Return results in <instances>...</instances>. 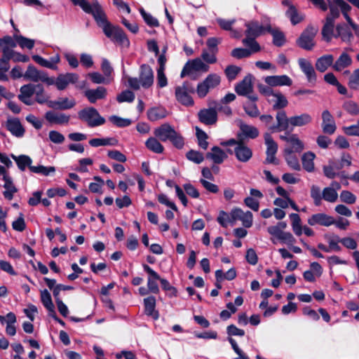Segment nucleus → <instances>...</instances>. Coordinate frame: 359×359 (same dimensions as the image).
I'll list each match as a JSON object with an SVG mask.
<instances>
[{"mask_svg": "<svg viewBox=\"0 0 359 359\" xmlns=\"http://www.w3.org/2000/svg\"><path fill=\"white\" fill-rule=\"evenodd\" d=\"M308 224L311 226L319 224L324 226H330L334 224V217L325 213H317L308 219Z\"/></svg>", "mask_w": 359, "mask_h": 359, "instance_id": "obj_14", "label": "nucleus"}, {"mask_svg": "<svg viewBox=\"0 0 359 359\" xmlns=\"http://www.w3.org/2000/svg\"><path fill=\"white\" fill-rule=\"evenodd\" d=\"M76 104V101L73 98L60 97L57 100H53L48 102V107L57 109H69Z\"/></svg>", "mask_w": 359, "mask_h": 359, "instance_id": "obj_24", "label": "nucleus"}, {"mask_svg": "<svg viewBox=\"0 0 359 359\" xmlns=\"http://www.w3.org/2000/svg\"><path fill=\"white\" fill-rule=\"evenodd\" d=\"M95 182L90 183L89 190L93 193H102V188L104 184V180L99 176H95L93 177Z\"/></svg>", "mask_w": 359, "mask_h": 359, "instance_id": "obj_58", "label": "nucleus"}, {"mask_svg": "<svg viewBox=\"0 0 359 359\" xmlns=\"http://www.w3.org/2000/svg\"><path fill=\"white\" fill-rule=\"evenodd\" d=\"M4 185L5 191L4 196L8 200H12L15 193L18 191V189L14 186L12 179L10 176H5L4 177Z\"/></svg>", "mask_w": 359, "mask_h": 359, "instance_id": "obj_46", "label": "nucleus"}, {"mask_svg": "<svg viewBox=\"0 0 359 359\" xmlns=\"http://www.w3.org/2000/svg\"><path fill=\"white\" fill-rule=\"evenodd\" d=\"M277 126H271V130H283L287 129L290 126V118H287L286 114L283 111H280L276 114Z\"/></svg>", "mask_w": 359, "mask_h": 359, "instance_id": "obj_36", "label": "nucleus"}, {"mask_svg": "<svg viewBox=\"0 0 359 359\" xmlns=\"http://www.w3.org/2000/svg\"><path fill=\"white\" fill-rule=\"evenodd\" d=\"M139 12L145 23L149 27H158L159 26V22L158 19L154 17L151 13L146 12L143 8H140Z\"/></svg>", "mask_w": 359, "mask_h": 359, "instance_id": "obj_53", "label": "nucleus"}, {"mask_svg": "<svg viewBox=\"0 0 359 359\" xmlns=\"http://www.w3.org/2000/svg\"><path fill=\"white\" fill-rule=\"evenodd\" d=\"M107 93V89L102 86H99L96 89H88L84 92L85 96L90 103H95L98 100L104 99Z\"/></svg>", "mask_w": 359, "mask_h": 359, "instance_id": "obj_25", "label": "nucleus"}, {"mask_svg": "<svg viewBox=\"0 0 359 359\" xmlns=\"http://www.w3.org/2000/svg\"><path fill=\"white\" fill-rule=\"evenodd\" d=\"M79 117L90 127L99 126L104 123L105 119L93 107L84 109L79 112Z\"/></svg>", "mask_w": 359, "mask_h": 359, "instance_id": "obj_3", "label": "nucleus"}, {"mask_svg": "<svg viewBox=\"0 0 359 359\" xmlns=\"http://www.w3.org/2000/svg\"><path fill=\"white\" fill-rule=\"evenodd\" d=\"M273 204L281 208H287L289 205H290L293 210L296 211L299 210L297 205L290 198H276L273 201Z\"/></svg>", "mask_w": 359, "mask_h": 359, "instance_id": "obj_56", "label": "nucleus"}, {"mask_svg": "<svg viewBox=\"0 0 359 359\" xmlns=\"http://www.w3.org/2000/svg\"><path fill=\"white\" fill-rule=\"evenodd\" d=\"M341 169L339 165L336 163L334 161L330 160L328 164L324 165L323 168V173L329 179H333L339 175V170Z\"/></svg>", "mask_w": 359, "mask_h": 359, "instance_id": "obj_42", "label": "nucleus"}, {"mask_svg": "<svg viewBox=\"0 0 359 359\" xmlns=\"http://www.w3.org/2000/svg\"><path fill=\"white\" fill-rule=\"evenodd\" d=\"M236 92L239 95L250 96L252 91V76H246L235 88Z\"/></svg>", "mask_w": 359, "mask_h": 359, "instance_id": "obj_27", "label": "nucleus"}, {"mask_svg": "<svg viewBox=\"0 0 359 359\" xmlns=\"http://www.w3.org/2000/svg\"><path fill=\"white\" fill-rule=\"evenodd\" d=\"M231 217L234 224L237 220H240L245 228H250L253 223V215L250 211H243L239 208H234L231 210Z\"/></svg>", "mask_w": 359, "mask_h": 359, "instance_id": "obj_8", "label": "nucleus"}, {"mask_svg": "<svg viewBox=\"0 0 359 359\" xmlns=\"http://www.w3.org/2000/svg\"><path fill=\"white\" fill-rule=\"evenodd\" d=\"M220 83V77L216 74L208 75L205 79L197 86L196 93L199 97H204L209 90L217 87Z\"/></svg>", "mask_w": 359, "mask_h": 359, "instance_id": "obj_4", "label": "nucleus"}, {"mask_svg": "<svg viewBox=\"0 0 359 359\" xmlns=\"http://www.w3.org/2000/svg\"><path fill=\"white\" fill-rule=\"evenodd\" d=\"M334 20L332 18H325V24L322 29V35L324 40L330 42L332 37H334Z\"/></svg>", "mask_w": 359, "mask_h": 359, "instance_id": "obj_38", "label": "nucleus"}, {"mask_svg": "<svg viewBox=\"0 0 359 359\" xmlns=\"http://www.w3.org/2000/svg\"><path fill=\"white\" fill-rule=\"evenodd\" d=\"M351 27L347 23L338 24L336 27L337 33L334 35L335 38H340L344 42H350L353 39V34L351 31Z\"/></svg>", "mask_w": 359, "mask_h": 359, "instance_id": "obj_26", "label": "nucleus"}, {"mask_svg": "<svg viewBox=\"0 0 359 359\" xmlns=\"http://www.w3.org/2000/svg\"><path fill=\"white\" fill-rule=\"evenodd\" d=\"M298 62L299 67L306 75L308 81L310 83H315L316 81V74L311 63L304 58H299Z\"/></svg>", "mask_w": 359, "mask_h": 359, "instance_id": "obj_23", "label": "nucleus"}, {"mask_svg": "<svg viewBox=\"0 0 359 359\" xmlns=\"http://www.w3.org/2000/svg\"><path fill=\"white\" fill-rule=\"evenodd\" d=\"M344 109L351 115L359 114V106L352 100L346 101L343 104Z\"/></svg>", "mask_w": 359, "mask_h": 359, "instance_id": "obj_61", "label": "nucleus"}, {"mask_svg": "<svg viewBox=\"0 0 359 359\" xmlns=\"http://www.w3.org/2000/svg\"><path fill=\"white\" fill-rule=\"evenodd\" d=\"M101 69L104 73V76L107 78V79L110 83L111 81H113V80H114L113 68L111 67L109 62L107 60H106V59L102 60Z\"/></svg>", "mask_w": 359, "mask_h": 359, "instance_id": "obj_59", "label": "nucleus"}, {"mask_svg": "<svg viewBox=\"0 0 359 359\" xmlns=\"http://www.w3.org/2000/svg\"><path fill=\"white\" fill-rule=\"evenodd\" d=\"M322 129L325 133L329 135L334 133L337 129L334 119L328 110L322 112Z\"/></svg>", "mask_w": 359, "mask_h": 359, "instance_id": "obj_15", "label": "nucleus"}, {"mask_svg": "<svg viewBox=\"0 0 359 359\" xmlns=\"http://www.w3.org/2000/svg\"><path fill=\"white\" fill-rule=\"evenodd\" d=\"M40 299L42 304L46 309L48 312V315L53 314L55 310V306L53 302L50 293L48 290L44 289L40 291Z\"/></svg>", "mask_w": 359, "mask_h": 359, "instance_id": "obj_35", "label": "nucleus"}, {"mask_svg": "<svg viewBox=\"0 0 359 359\" xmlns=\"http://www.w3.org/2000/svg\"><path fill=\"white\" fill-rule=\"evenodd\" d=\"M17 322V318L14 313L9 312L7 313V324L6 327V333L9 336H14L16 334V328L15 324Z\"/></svg>", "mask_w": 359, "mask_h": 359, "instance_id": "obj_51", "label": "nucleus"}, {"mask_svg": "<svg viewBox=\"0 0 359 359\" xmlns=\"http://www.w3.org/2000/svg\"><path fill=\"white\" fill-rule=\"evenodd\" d=\"M118 140L112 137L107 138H94L89 141V144L93 147H98L101 146H115L117 145Z\"/></svg>", "mask_w": 359, "mask_h": 359, "instance_id": "obj_49", "label": "nucleus"}, {"mask_svg": "<svg viewBox=\"0 0 359 359\" xmlns=\"http://www.w3.org/2000/svg\"><path fill=\"white\" fill-rule=\"evenodd\" d=\"M351 63V57L347 53H343L335 61L332 66V68L337 72H341L344 69L350 66Z\"/></svg>", "mask_w": 359, "mask_h": 359, "instance_id": "obj_40", "label": "nucleus"}, {"mask_svg": "<svg viewBox=\"0 0 359 359\" xmlns=\"http://www.w3.org/2000/svg\"><path fill=\"white\" fill-rule=\"evenodd\" d=\"M209 67L204 63L200 58L189 60L183 67L181 72V77L187 75L191 76L197 72H206Z\"/></svg>", "mask_w": 359, "mask_h": 359, "instance_id": "obj_6", "label": "nucleus"}, {"mask_svg": "<svg viewBox=\"0 0 359 359\" xmlns=\"http://www.w3.org/2000/svg\"><path fill=\"white\" fill-rule=\"evenodd\" d=\"M250 101L244 105L245 112L252 117H255L259 115V110L255 101L257 100V97L255 95L249 96Z\"/></svg>", "mask_w": 359, "mask_h": 359, "instance_id": "obj_55", "label": "nucleus"}, {"mask_svg": "<svg viewBox=\"0 0 359 359\" xmlns=\"http://www.w3.org/2000/svg\"><path fill=\"white\" fill-rule=\"evenodd\" d=\"M341 189L339 182L333 181L330 187H325L323 191V198L330 203H335L338 198L337 191Z\"/></svg>", "mask_w": 359, "mask_h": 359, "instance_id": "obj_16", "label": "nucleus"}, {"mask_svg": "<svg viewBox=\"0 0 359 359\" xmlns=\"http://www.w3.org/2000/svg\"><path fill=\"white\" fill-rule=\"evenodd\" d=\"M231 219V212L228 214L224 211H221L217 218L218 222L224 227H226L229 224L233 225L234 222H232Z\"/></svg>", "mask_w": 359, "mask_h": 359, "instance_id": "obj_64", "label": "nucleus"}, {"mask_svg": "<svg viewBox=\"0 0 359 359\" xmlns=\"http://www.w3.org/2000/svg\"><path fill=\"white\" fill-rule=\"evenodd\" d=\"M240 133L238 134V138L243 140L244 138L254 139L259 135L258 129L250 125L245 124L242 121L239 122Z\"/></svg>", "mask_w": 359, "mask_h": 359, "instance_id": "obj_18", "label": "nucleus"}, {"mask_svg": "<svg viewBox=\"0 0 359 359\" xmlns=\"http://www.w3.org/2000/svg\"><path fill=\"white\" fill-rule=\"evenodd\" d=\"M175 96L178 102L185 106H192L194 100L188 94L187 88L184 84L182 86H178L175 89Z\"/></svg>", "mask_w": 359, "mask_h": 359, "instance_id": "obj_28", "label": "nucleus"}, {"mask_svg": "<svg viewBox=\"0 0 359 359\" xmlns=\"http://www.w3.org/2000/svg\"><path fill=\"white\" fill-rule=\"evenodd\" d=\"M198 117L200 121L205 124H213L217 121V112L213 109H205L199 111Z\"/></svg>", "mask_w": 359, "mask_h": 359, "instance_id": "obj_33", "label": "nucleus"}, {"mask_svg": "<svg viewBox=\"0 0 359 359\" xmlns=\"http://www.w3.org/2000/svg\"><path fill=\"white\" fill-rule=\"evenodd\" d=\"M46 119L51 123L66 124L69 121V116L62 114L52 111H48L45 114Z\"/></svg>", "mask_w": 359, "mask_h": 359, "instance_id": "obj_30", "label": "nucleus"}, {"mask_svg": "<svg viewBox=\"0 0 359 359\" xmlns=\"http://www.w3.org/2000/svg\"><path fill=\"white\" fill-rule=\"evenodd\" d=\"M168 112L163 107H153L147 112L148 118L151 121H156L166 117Z\"/></svg>", "mask_w": 359, "mask_h": 359, "instance_id": "obj_47", "label": "nucleus"}, {"mask_svg": "<svg viewBox=\"0 0 359 359\" xmlns=\"http://www.w3.org/2000/svg\"><path fill=\"white\" fill-rule=\"evenodd\" d=\"M55 168L54 166H44L42 165H34L30 167V171L36 174H40L43 176L52 175L55 172Z\"/></svg>", "mask_w": 359, "mask_h": 359, "instance_id": "obj_52", "label": "nucleus"}, {"mask_svg": "<svg viewBox=\"0 0 359 359\" xmlns=\"http://www.w3.org/2000/svg\"><path fill=\"white\" fill-rule=\"evenodd\" d=\"M32 57L33 60L40 66L52 70H57L58 69V64L60 62V56L58 53L48 60L39 55H33Z\"/></svg>", "mask_w": 359, "mask_h": 359, "instance_id": "obj_10", "label": "nucleus"}, {"mask_svg": "<svg viewBox=\"0 0 359 359\" xmlns=\"http://www.w3.org/2000/svg\"><path fill=\"white\" fill-rule=\"evenodd\" d=\"M6 128L12 135L18 137H22L25 133V129L17 118L8 119L6 122Z\"/></svg>", "mask_w": 359, "mask_h": 359, "instance_id": "obj_32", "label": "nucleus"}, {"mask_svg": "<svg viewBox=\"0 0 359 359\" xmlns=\"http://www.w3.org/2000/svg\"><path fill=\"white\" fill-rule=\"evenodd\" d=\"M264 81L271 87L290 86L292 83L291 79L287 75L268 76L264 77Z\"/></svg>", "mask_w": 359, "mask_h": 359, "instance_id": "obj_17", "label": "nucleus"}, {"mask_svg": "<svg viewBox=\"0 0 359 359\" xmlns=\"http://www.w3.org/2000/svg\"><path fill=\"white\" fill-rule=\"evenodd\" d=\"M79 80L78 74L75 73L60 74L57 76L56 88L59 90H63L69 84H74Z\"/></svg>", "mask_w": 359, "mask_h": 359, "instance_id": "obj_12", "label": "nucleus"}, {"mask_svg": "<svg viewBox=\"0 0 359 359\" xmlns=\"http://www.w3.org/2000/svg\"><path fill=\"white\" fill-rule=\"evenodd\" d=\"M139 78L142 88H148L151 87L154 83V72L152 69L149 65H142Z\"/></svg>", "mask_w": 359, "mask_h": 359, "instance_id": "obj_13", "label": "nucleus"}, {"mask_svg": "<svg viewBox=\"0 0 359 359\" xmlns=\"http://www.w3.org/2000/svg\"><path fill=\"white\" fill-rule=\"evenodd\" d=\"M154 133L161 141L165 142L175 134V130L170 125L165 123L155 128Z\"/></svg>", "mask_w": 359, "mask_h": 359, "instance_id": "obj_21", "label": "nucleus"}, {"mask_svg": "<svg viewBox=\"0 0 359 359\" xmlns=\"http://www.w3.org/2000/svg\"><path fill=\"white\" fill-rule=\"evenodd\" d=\"M36 88V85L27 84L22 86L20 89L19 100L27 105L32 104V97L34 94Z\"/></svg>", "mask_w": 359, "mask_h": 359, "instance_id": "obj_19", "label": "nucleus"}, {"mask_svg": "<svg viewBox=\"0 0 359 359\" xmlns=\"http://www.w3.org/2000/svg\"><path fill=\"white\" fill-rule=\"evenodd\" d=\"M217 24L219 27L224 29L227 31H231V36L233 38H240L243 34L242 29H233L232 27L236 22L235 19L232 20H226L223 18H217L216 20Z\"/></svg>", "mask_w": 359, "mask_h": 359, "instance_id": "obj_22", "label": "nucleus"}, {"mask_svg": "<svg viewBox=\"0 0 359 359\" xmlns=\"http://www.w3.org/2000/svg\"><path fill=\"white\" fill-rule=\"evenodd\" d=\"M144 310L147 315L151 316L154 319L158 318V313L155 310L156 299L154 297H149L144 299Z\"/></svg>", "mask_w": 359, "mask_h": 359, "instance_id": "obj_43", "label": "nucleus"}, {"mask_svg": "<svg viewBox=\"0 0 359 359\" xmlns=\"http://www.w3.org/2000/svg\"><path fill=\"white\" fill-rule=\"evenodd\" d=\"M256 37H248L243 40V44L248 47V50H250L251 54L253 53L258 52L260 50V46L258 43L255 41Z\"/></svg>", "mask_w": 359, "mask_h": 359, "instance_id": "obj_60", "label": "nucleus"}, {"mask_svg": "<svg viewBox=\"0 0 359 359\" xmlns=\"http://www.w3.org/2000/svg\"><path fill=\"white\" fill-rule=\"evenodd\" d=\"M206 157L212 160L213 163L220 164L227 158V155L219 147H213L207 154Z\"/></svg>", "mask_w": 359, "mask_h": 359, "instance_id": "obj_34", "label": "nucleus"}, {"mask_svg": "<svg viewBox=\"0 0 359 359\" xmlns=\"http://www.w3.org/2000/svg\"><path fill=\"white\" fill-rule=\"evenodd\" d=\"M267 100L274 109H283L288 104L287 98L279 91H275Z\"/></svg>", "mask_w": 359, "mask_h": 359, "instance_id": "obj_29", "label": "nucleus"}, {"mask_svg": "<svg viewBox=\"0 0 359 359\" xmlns=\"http://www.w3.org/2000/svg\"><path fill=\"white\" fill-rule=\"evenodd\" d=\"M295 151H291L290 149H284V157L287 165L294 170H300V165Z\"/></svg>", "mask_w": 359, "mask_h": 359, "instance_id": "obj_41", "label": "nucleus"}, {"mask_svg": "<svg viewBox=\"0 0 359 359\" xmlns=\"http://www.w3.org/2000/svg\"><path fill=\"white\" fill-rule=\"evenodd\" d=\"M244 25L246 27L245 35L248 37H257L271 31V25L268 22L259 24L256 20H250Z\"/></svg>", "mask_w": 359, "mask_h": 359, "instance_id": "obj_5", "label": "nucleus"}, {"mask_svg": "<svg viewBox=\"0 0 359 359\" xmlns=\"http://www.w3.org/2000/svg\"><path fill=\"white\" fill-rule=\"evenodd\" d=\"M290 218L293 232L297 236H301L302 234V226L300 217L296 213H292L290 215Z\"/></svg>", "mask_w": 359, "mask_h": 359, "instance_id": "obj_54", "label": "nucleus"}, {"mask_svg": "<svg viewBox=\"0 0 359 359\" xmlns=\"http://www.w3.org/2000/svg\"><path fill=\"white\" fill-rule=\"evenodd\" d=\"M82 10L93 15L97 25L102 29L104 34L112 41L124 47H129L130 41L123 31L118 27L113 26L107 20L106 15L97 1L90 4L87 0H71Z\"/></svg>", "mask_w": 359, "mask_h": 359, "instance_id": "obj_1", "label": "nucleus"}, {"mask_svg": "<svg viewBox=\"0 0 359 359\" xmlns=\"http://www.w3.org/2000/svg\"><path fill=\"white\" fill-rule=\"evenodd\" d=\"M280 138L287 143L285 149H290L291 151L300 153L305 148L304 142L297 134L289 133L287 135H280Z\"/></svg>", "mask_w": 359, "mask_h": 359, "instance_id": "obj_9", "label": "nucleus"}, {"mask_svg": "<svg viewBox=\"0 0 359 359\" xmlns=\"http://www.w3.org/2000/svg\"><path fill=\"white\" fill-rule=\"evenodd\" d=\"M11 157L15 161L18 168L21 171H24L27 167H28L29 170L30 167H34V165H32V158L27 155H20L17 156L11 154Z\"/></svg>", "mask_w": 359, "mask_h": 359, "instance_id": "obj_44", "label": "nucleus"}, {"mask_svg": "<svg viewBox=\"0 0 359 359\" xmlns=\"http://www.w3.org/2000/svg\"><path fill=\"white\" fill-rule=\"evenodd\" d=\"M145 145L149 150L156 154H162L164 151L163 146L154 137L148 138L145 142Z\"/></svg>", "mask_w": 359, "mask_h": 359, "instance_id": "obj_50", "label": "nucleus"}, {"mask_svg": "<svg viewBox=\"0 0 359 359\" xmlns=\"http://www.w3.org/2000/svg\"><path fill=\"white\" fill-rule=\"evenodd\" d=\"M234 154L237 160L243 163L248 162L252 156V149L243 142L234 147Z\"/></svg>", "mask_w": 359, "mask_h": 359, "instance_id": "obj_20", "label": "nucleus"}, {"mask_svg": "<svg viewBox=\"0 0 359 359\" xmlns=\"http://www.w3.org/2000/svg\"><path fill=\"white\" fill-rule=\"evenodd\" d=\"M318 32L316 27L309 26L302 34L298 39V45L304 49L311 50L315 45L313 41Z\"/></svg>", "mask_w": 359, "mask_h": 359, "instance_id": "obj_7", "label": "nucleus"}, {"mask_svg": "<svg viewBox=\"0 0 359 359\" xmlns=\"http://www.w3.org/2000/svg\"><path fill=\"white\" fill-rule=\"evenodd\" d=\"M286 15L290 19L293 25H296L303 20V17L297 13L294 6H290V8H288Z\"/></svg>", "mask_w": 359, "mask_h": 359, "instance_id": "obj_62", "label": "nucleus"}, {"mask_svg": "<svg viewBox=\"0 0 359 359\" xmlns=\"http://www.w3.org/2000/svg\"><path fill=\"white\" fill-rule=\"evenodd\" d=\"M316 155L312 151H307L302 155V161L303 168L308 172L314 170V159Z\"/></svg>", "mask_w": 359, "mask_h": 359, "instance_id": "obj_48", "label": "nucleus"}, {"mask_svg": "<svg viewBox=\"0 0 359 359\" xmlns=\"http://www.w3.org/2000/svg\"><path fill=\"white\" fill-rule=\"evenodd\" d=\"M328 5L330 14L326 18L335 20L339 17L341 11L348 24L351 27L354 34L359 38V25L353 22L348 14L351 10V6L344 0L329 1Z\"/></svg>", "mask_w": 359, "mask_h": 359, "instance_id": "obj_2", "label": "nucleus"}, {"mask_svg": "<svg viewBox=\"0 0 359 359\" xmlns=\"http://www.w3.org/2000/svg\"><path fill=\"white\" fill-rule=\"evenodd\" d=\"M334 65V57L332 55H325L319 57L316 62L317 70L320 72H325L330 67Z\"/></svg>", "mask_w": 359, "mask_h": 359, "instance_id": "obj_37", "label": "nucleus"}, {"mask_svg": "<svg viewBox=\"0 0 359 359\" xmlns=\"http://www.w3.org/2000/svg\"><path fill=\"white\" fill-rule=\"evenodd\" d=\"M45 72L37 69L35 67L30 65L27 67L23 76L25 79L34 82L40 81Z\"/></svg>", "mask_w": 359, "mask_h": 359, "instance_id": "obj_39", "label": "nucleus"}, {"mask_svg": "<svg viewBox=\"0 0 359 359\" xmlns=\"http://www.w3.org/2000/svg\"><path fill=\"white\" fill-rule=\"evenodd\" d=\"M88 77L92 81L93 83L96 84H109L110 82L107 79V78L102 75L99 72H91L88 74Z\"/></svg>", "mask_w": 359, "mask_h": 359, "instance_id": "obj_63", "label": "nucleus"}, {"mask_svg": "<svg viewBox=\"0 0 359 359\" xmlns=\"http://www.w3.org/2000/svg\"><path fill=\"white\" fill-rule=\"evenodd\" d=\"M13 39L22 49L32 50L35 45V40L27 38L20 34H14Z\"/></svg>", "mask_w": 359, "mask_h": 359, "instance_id": "obj_45", "label": "nucleus"}, {"mask_svg": "<svg viewBox=\"0 0 359 359\" xmlns=\"http://www.w3.org/2000/svg\"><path fill=\"white\" fill-rule=\"evenodd\" d=\"M264 142L266 146V161L269 163L277 164L276 158V154L278 151L277 143L273 140L272 137L269 133H266L264 135Z\"/></svg>", "mask_w": 359, "mask_h": 359, "instance_id": "obj_11", "label": "nucleus"}, {"mask_svg": "<svg viewBox=\"0 0 359 359\" xmlns=\"http://www.w3.org/2000/svg\"><path fill=\"white\" fill-rule=\"evenodd\" d=\"M290 126L292 127H302L312 122V116L308 113L293 116L290 118Z\"/></svg>", "mask_w": 359, "mask_h": 359, "instance_id": "obj_31", "label": "nucleus"}, {"mask_svg": "<svg viewBox=\"0 0 359 359\" xmlns=\"http://www.w3.org/2000/svg\"><path fill=\"white\" fill-rule=\"evenodd\" d=\"M35 97L36 101L39 104H44L46 103L48 106V102H50V100H49V97L44 92V90L41 85H36V88L35 90Z\"/></svg>", "mask_w": 359, "mask_h": 359, "instance_id": "obj_57", "label": "nucleus"}]
</instances>
